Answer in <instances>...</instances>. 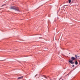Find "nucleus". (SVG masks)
Listing matches in <instances>:
<instances>
[{
  "instance_id": "nucleus-6",
  "label": "nucleus",
  "mask_w": 80,
  "mask_h": 80,
  "mask_svg": "<svg viewBox=\"0 0 80 80\" xmlns=\"http://www.w3.org/2000/svg\"><path fill=\"white\" fill-rule=\"evenodd\" d=\"M43 77H44V78H46V79H48V78H47V77H46V76L43 75Z\"/></svg>"
},
{
  "instance_id": "nucleus-11",
  "label": "nucleus",
  "mask_w": 80,
  "mask_h": 80,
  "mask_svg": "<svg viewBox=\"0 0 80 80\" xmlns=\"http://www.w3.org/2000/svg\"><path fill=\"white\" fill-rule=\"evenodd\" d=\"M74 67H75V65H72V67H73V68Z\"/></svg>"
},
{
  "instance_id": "nucleus-9",
  "label": "nucleus",
  "mask_w": 80,
  "mask_h": 80,
  "mask_svg": "<svg viewBox=\"0 0 80 80\" xmlns=\"http://www.w3.org/2000/svg\"><path fill=\"white\" fill-rule=\"evenodd\" d=\"M70 63H71V64H73V63H74V62H70Z\"/></svg>"
},
{
  "instance_id": "nucleus-14",
  "label": "nucleus",
  "mask_w": 80,
  "mask_h": 80,
  "mask_svg": "<svg viewBox=\"0 0 80 80\" xmlns=\"http://www.w3.org/2000/svg\"><path fill=\"white\" fill-rule=\"evenodd\" d=\"M49 17H50V16H49Z\"/></svg>"
},
{
  "instance_id": "nucleus-3",
  "label": "nucleus",
  "mask_w": 80,
  "mask_h": 80,
  "mask_svg": "<svg viewBox=\"0 0 80 80\" xmlns=\"http://www.w3.org/2000/svg\"><path fill=\"white\" fill-rule=\"evenodd\" d=\"M23 78V76H21L18 78V79H22Z\"/></svg>"
},
{
  "instance_id": "nucleus-5",
  "label": "nucleus",
  "mask_w": 80,
  "mask_h": 80,
  "mask_svg": "<svg viewBox=\"0 0 80 80\" xmlns=\"http://www.w3.org/2000/svg\"><path fill=\"white\" fill-rule=\"evenodd\" d=\"M75 65H78V62H77V61H76L75 62Z\"/></svg>"
},
{
  "instance_id": "nucleus-7",
  "label": "nucleus",
  "mask_w": 80,
  "mask_h": 80,
  "mask_svg": "<svg viewBox=\"0 0 80 80\" xmlns=\"http://www.w3.org/2000/svg\"><path fill=\"white\" fill-rule=\"evenodd\" d=\"M71 0H68V3H71Z\"/></svg>"
},
{
  "instance_id": "nucleus-13",
  "label": "nucleus",
  "mask_w": 80,
  "mask_h": 80,
  "mask_svg": "<svg viewBox=\"0 0 80 80\" xmlns=\"http://www.w3.org/2000/svg\"><path fill=\"white\" fill-rule=\"evenodd\" d=\"M72 2H73V0H71Z\"/></svg>"
},
{
  "instance_id": "nucleus-8",
  "label": "nucleus",
  "mask_w": 80,
  "mask_h": 80,
  "mask_svg": "<svg viewBox=\"0 0 80 80\" xmlns=\"http://www.w3.org/2000/svg\"><path fill=\"white\" fill-rule=\"evenodd\" d=\"M77 57H79V56H77V55H76L75 56V57L76 58H77Z\"/></svg>"
},
{
  "instance_id": "nucleus-12",
  "label": "nucleus",
  "mask_w": 80,
  "mask_h": 80,
  "mask_svg": "<svg viewBox=\"0 0 80 80\" xmlns=\"http://www.w3.org/2000/svg\"><path fill=\"white\" fill-rule=\"evenodd\" d=\"M65 6H68L67 5H65Z\"/></svg>"
},
{
  "instance_id": "nucleus-10",
  "label": "nucleus",
  "mask_w": 80,
  "mask_h": 80,
  "mask_svg": "<svg viewBox=\"0 0 80 80\" xmlns=\"http://www.w3.org/2000/svg\"><path fill=\"white\" fill-rule=\"evenodd\" d=\"M5 5V4H3V5H2V6H1V7H3V6H4V5Z\"/></svg>"
},
{
  "instance_id": "nucleus-1",
  "label": "nucleus",
  "mask_w": 80,
  "mask_h": 80,
  "mask_svg": "<svg viewBox=\"0 0 80 80\" xmlns=\"http://www.w3.org/2000/svg\"><path fill=\"white\" fill-rule=\"evenodd\" d=\"M9 9L10 10H14L15 11H18V12H20V10H19V8L15 6L10 7H9Z\"/></svg>"
},
{
  "instance_id": "nucleus-15",
  "label": "nucleus",
  "mask_w": 80,
  "mask_h": 80,
  "mask_svg": "<svg viewBox=\"0 0 80 80\" xmlns=\"http://www.w3.org/2000/svg\"><path fill=\"white\" fill-rule=\"evenodd\" d=\"M62 80H63V79H62Z\"/></svg>"
},
{
  "instance_id": "nucleus-4",
  "label": "nucleus",
  "mask_w": 80,
  "mask_h": 80,
  "mask_svg": "<svg viewBox=\"0 0 80 80\" xmlns=\"http://www.w3.org/2000/svg\"><path fill=\"white\" fill-rule=\"evenodd\" d=\"M73 62V60L72 59L69 60V63H71V62Z\"/></svg>"
},
{
  "instance_id": "nucleus-2",
  "label": "nucleus",
  "mask_w": 80,
  "mask_h": 80,
  "mask_svg": "<svg viewBox=\"0 0 80 80\" xmlns=\"http://www.w3.org/2000/svg\"><path fill=\"white\" fill-rule=\"evenodd\" d=\"M71 59L72 60H75L76 59V58H75V57H72L71 58Z\"/></svg>"
}]
</instances>
